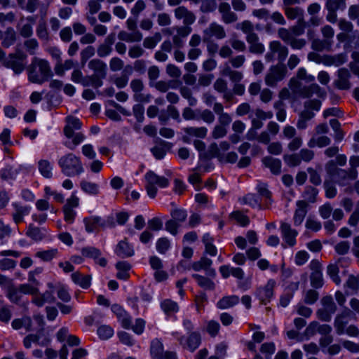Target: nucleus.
<instances>
[{"label": "nucleus", "mask_w": 359, "mask_h": 359, "mask_svg": "<svg viewBox=\"0 0 359 359\" xmlns=\"http://www.w3.org/2000/svg\"><path fill=\"white\" fill-rule=\"evenodd\" d=\"M314 80L315 77L313 75L309 74L305 68L301 67L298 69L296 76L290 79L288 86L292 93L299 97L309 98L313 94L319 97H324L326 94L325 91L317 83H313L309 86H304L302 83V81L311 83Z\"/></svg>", "instance_id": "f257e3e1"}, {"label": "nucleus", "mask_w": 359, "mask_h": 359, "mask_svg": "<svg viewBox=\"0 0 359 359\" xmlns=\"http://www.w3.org/2000/svg\"><path fill=\"white\" fill-rule=\"evenodd\" d=\"M27 71L28 80L33 83L42 84L53 76L48 62L37 57L33 58Z\"/></svg>", "instance_id": "f03ea898"}, {"label": "nucleus", "mask_w": 359, "mask_h": 359, "mask_svg": "<svg viewBox=\"0 0 359 359\" xmlns=\"http://www.w3.org/2000/svg\"><path fill=\"white\" fill-rule=\"evenodd\" d=\"M58 165L62 172L67 177L79 175L84 170L80 158L73 153H69L61 156L58 161Z\"/></svg>", "instance_id": "7ed1b4c3"}, {"label": "nucleus", "mask_w": 359, "mask_h": 359, "mask_svg": "<svg viewBox=\"0 0 359 359\" xmlns=\"http://www.w3.org/2000/svg\"><path fill=\"white\" fill-rule=\"evenodd\" d=\"M287 74V67L283 62L272 65L264 76V82L269 87H276L279 81L283 80Z\"/></svg>", "instance_id": "20e7f679"}, {"label": "nucleus", "mask_w": 359, "mask_h": 359, "mask_svg": "<svg viewBox=\"0 0 359 359\" xmlns=\"http://www.w3.org/2000/svg\"><path fill=\"white\" fill-rule=\"evenodd\" d=\"M145 180L147 184L145 186L147 193L151 198H154L157 194V188L156 185H158L161 188H165L168 186L169 181L165 177L157 175L153 171H149L145 175Z\"/></svg>", "instance_id": "39448f33"}, {"label": "nucleus", "mask_w": 359, "mask_h": 359, "mask_svg": "<svg viewBox=\"0 0 359 359\" xmlns=\"http://www.w3.org/2000/svg\"><path fill=\"white\" fill-rule=\"evenodd\" d=\"M26 55L22 51L17 50L15 53H11L4 60L3 65L11 69L15 74H20L25 69L24 60Z\"/></svg>", "instance_id": "423d86ee"}, {"label": "nucleus", "mask_w": 359, "mask_h": 359, "mask_svg": "<svg viewBox=\"0 0 359 359\" xmlns=\"http://www.w3.org/2000/svg\"><path fill=\"white\" fill-rule=\"evenodd\" d=\"M278 36L285 43L290 46L292 49L302 50L306 44L304 39H298L292 35L291 32L284 27L278 29Z\"/></svg>", "instance_id": "0eeeda50"}, {"label": "nucleus", "mask_w": 359, "mask_h": 359, "mask_svg": "<svg viewBox=\"0 0 359 359\" xmlns=\"http://www.w3.org/2000/svg\"><path fill=\"white\" fill-rule=\"evenodd\" d=\"M226 33L224 27L217 23L211 22L209 26L203 30V41L204 42H209L212 37L218 40L226 38Z\"/></svg>", "instance_id": "6e6552de"}, {"label": "nucleus", "mask_w": 359, "mask_h": 359, "mask_svg": "<svg viewBox=\"0 0 359 359\" xmlns=\"http://www.w3.org/2000/svg\"><path fill=\"white\" fill-rule=\"evenodd\" d=\"M175 18L178 20H182L183 25H191L196 21V17L194 12L189 10L184 6H180L174 10Z\"/></svg>", "instance_id": "1a4fd4ad"}, {"label": "nucleus", "mask_w": 359, "mask_h": 359, "mask_svg": "<svg viewBox=\"0 0 359 359\" xmlns=\"http://www.w3.org/2000/svg\"><path fill=\"white\" fill-rule=\"evenodd\" d=\"M280 229L285 243L290 247L294 246L298 231L292 229L291 225L287 222H282Z\"/></svg>", "instance_id": "9d476101"}, {"label": "nucleus", "mask_w": 359, "mask_h": 359, "mask_svg": "<svg viewBox=\"0 0 359 359\" xmlns=\"http://www.w3.org/2000/svg\"><path fill=\"white\" fill-rule=\"evenodd\" d=\"M48 4L46 6L41 5L40 0H27L19 7L30 13H34L40 8V15L41 18H44L47 13Z\"/></svg>", "instance_id": "9b49d317"}, {"label": "nucleus", "mask_w": 359, "mask_h": 359, "mask_svg": "<svg viewBox=\"0 0 359 359\" xmlns=\"http://www.w3.org/2000/svg\"><path fill=\"white\" fill-rule=\"evenodd\" d=\"M212 263L211 259L205 257H203L199 261L194 262L191 267L196 271L203 269L206 271V275L208 276L214 278L216 276V271L211 267Z\"/></svg>", "instance_id": "f8f14e48"}, {"label": "nucleus", "mask_w": 359, "mask_h": 359, "mask_svg": "<svg viewBox=\"0 0 359 359\" xmlns=\"http://www.w3.org/2000/svg\"><path fill=\"white\" fill-rule=\"evenodd\" d=\"M269 49L271 52L277 54L278 62H283L288 55V48L282 44L279 41H272L269 43Z\"/></svg>", "instance_id": "ddd939ff"}, {"label": "nucleus", "mask_w": 359, "mask_h": 359, "mask_svg": "<svg viewBox=\"0 0 359 359\" xmlns=\"http://www.w3.org/2000/svg\"><path fill=\"white\" fill-rule=\"evenodd\" d=\"M88 67L92 69L95 74L92 78H105L107 75V65L100 59H93L88 62Z\"/></svg>", "instance_id": "4468645a"}, {"label": "nucleus", "mask_w": 359, "mask_h": 359, "mask_svg": "<svg viewBox=\"0 0 359 359\" xmlns=\"http://www.w3.org/2000/svg\"><path fill=\"white\" fill-rule=\"evenodd\" d=\"M275 285L276 282L273 280H269L264 287L257 290V296L263 304H266L273 297Z\"/></svg>", "instance_id": "2eb2a0df"}, {"label": "nucleus", "mask_w": 359, "mask_h": 359, "mask_svg": "<svg viewBox=\"0 0 359 359\" xmlns=\"http://www.w3.org/2000/svg\"><path fill=\"white\" fill-rule=\"evenodd\" d=\"M351 74L346 68H341L338 70V79L335 81L334 83L339 89L348 90L351 88V83L349 78Z\"/></svg>", "instance_id": "dca6fc26"}, {"label": "nucleus", "mask_w": 359, "mask_h": 359, "mask_svg": "<svg viewBox=\"0 0 359 359\" xmlns=\"http://www.w3.org/2000/svg\"><path fill=\"white\" fill-rule=\"evenodd\" d=\"M246 41L249 44L248 50L250 53L262 55L265 50L264 45L259 41L258 34L250 38L245 37Z\"/></svg>", "instance_id": "f3484780"}, {"label": "nucleus", "mask_w": 359, "mask_h": 359, "mask_svg": "<svg viewBox=\"0 0 359 359\" xmlns=\"http://www.w3.org/2000/svg\"><path fill=\"white\" fill-rule=\"evenodd\" d=\"M308 203L305 201H299L297 203V209L294 212L293 222L295 226H299L304 221L307 213Z\"/></svg>", "instance_id": "a211bd4d"}, {"label": "nucleus", "mask_w": 359, "mask_h": 359, "mask_svg": "<svg viewBox=\"0 0 359 359\" xmlns=\"http://www.w3.org/2000/svg\"><path fill=\"white\" fill-rule=\"evenodd\" d=\"M67 125L64 128V134L67 138L73 137L74 130H79L81 123L79 118L74 116H67L66 118Z\"/></svg>", "instance_id": "6ab92c4d"}, {"label": "nucleus", "mask_w": 359, "mask_h": 359, "mask_svg": "<svg viewBox=\"0 0 359 359\" xmlns=\"http://www.w3.org/2000/svg\"><path fill=\"white\" fill-rule=\"evenodd\" d=\"M43 327L37 332L36 334H30L26 336L23 340V344L25 348H29L32 343L38 344L41 346H46L49 343L48 339H44L41 342L39 341L41 333L43 332Z\"/></svg>", "instance_id": "aec40b11"}, {"label": "nucleus", "mask_w": 359, "mask_h": 359, "mask_svg": "<svg viewBox=\"0 0 359 359\" xmlns=\"http://www.w3.org/2000/svg\"><path fill=\"white\" fill-rule=\"evenodd\" d=\"M262 163L265 167L270 169L273 174L279 175L281 172L280 160L271 156H266L262 158Z\"/></svg>", "instance_id": "412c9836"}, {"label": "nucleus", "mask_w": 359, "mask_h": 359, "mask_svg": "<svg viewBox=\"0 0 359 359\" xmlns=\"http://www.w3.org/2000/svg\"><path fill=\"white\" fill-rule=\"evenodd\" d=\"M118 38L121 41H126V42H140L142 41L143 36L142 34L140 31H136L133 33H128L126 31H120L118 34Z\"/></svg>", "instance_id": "4be33fe9"}, {"label": "nucleus", "mask_w": 359, "mask_h": 359, "mask_svg": "<svg viewBox=\"0 0 359 359\" xmlns=\"http://www.w3.org/2000/svg\"><path fill=\"white\" fill-rule=\"evenodd\" d=\"M239 302V297L236 295L223 297L217 303V306L219 309H227Z\"/></svg>", "instance_id": "5701e85b"}, {"label": "nucleus", "mask_w": 359, "mask_h": 359, "mask_svg": "<svg viewBox=\"0 0 359 359\" xmlns=\"http://www.w3.org/2000/svg\"><path fill=\"white\" fill-rule=\"evenodd\" d=\"M286 17L290 20L304 19V11L299 7H291L292 5H283Z\"/></svg>", "instance_id": "b1692460"}, {"label": "nucleus", "mask_w": 359, "mask_h": 359, "mask_svg": "<svg viewBox=\"0 0 359 359\" xmlns=\"http://www.w3.org/2000/svg\"><path fill=\"white\" fill-rule=\"evenodd\" d=\"M116 253L118 256L124 258L133 256L134 251L126 241H121L117 245Z\"/></svg>", "instance_id": "393cba45"}, {"label": "nucleus", "mask_w": 359, "mask_h": 359, "mask_svg": "<svg viewBox=\"0 0 359 359\" xmlns=\"http://www.w3.org/2000/svg\"><path fill=\"white\" fill-rule=\"evenodd\" d=\"M46 232V229H40L30 224L28 227L26 235L35 241H40L45 237Z\"/></svg>", "instance_id": "a878e982"}, {"label": "nucleus", "mask_w": 359, "mask_h": 359, "mask_svg": "<svg viewBox=\"0 0 359 359\" xmlns=\"http://www.w3.org/2000/svg\"><path fill=\"white\" fill-rule=\"evenodd\" d=\"M6 297L11 302L18 304L22 298V292L20 287L17 288L13 283H11L7 287Z\"/></svg>", "instance_id": "bb28decb"}, {"label": "nucleus", "mask_w": 359, "mask_h": 359, "mask_svg": "<svg viewBox=\"0 0 359 359\" xmlns=\"http://www.w3.org/2000/svg\"><path fill=\"white\" fill-rule=\"evenodd\" d=\"M15 212L13 213V219L15 223L18 224L23 220V217L28 214L29 208L27 206H22L18 203L13 205Z\"/></svg>", "instance_id": "cd10ccee"}, {"label": "nucleus", "mask_w": 359, "mask_h": 359, "mask_svg": "<svg viewBox=\"0 0 359 359\" xmlns=\"http://www.w3.org/2000/svg\"><path fill=\"white\" fill-rule=\"evenodd\" d=\"M72 280L82 288H88L90 285V276H84L79 272H75L72 274Z\"/></svg>", "instance_id": "c85d7f7f"}, {"label": "nucleus", "mask_w": 359, "mask_h": 359, "mask_svg": "<svg viewBox=\"0 0 359 359\" xmlns=\"http://www.w3.org/2000/svg\"><path fill=\"white\" fill-rule=\"evenodd\" d=\"M223 76H229V79L233 83H240L243 78L241 72L232 69L230 67L226 66L222 72Z\"/></svg>", "instance_id": "c756f323"}, {"label": "nucleus", "mask_w": 359, "mask_h": 359, "mask_svg": "<svg viewBox=\"0 0 359 359\" xmlns=\"http://www.w3.org/2000/svg\"><path fill=\"white\" fill-rule=\"evenodd\" d=\"M192 277L196 280L198 285L205 289L208 290H213L215 288V283L208 277H205L201 276L199 274H193Z\"/></svg>", "instance_id": "7c9ffc66"}, {"label": "nucleus", "mask_w": 359, "mask_h": 359, "mask_svg": "<svg viewBox=\"0 0 359 359\" xmlns=\"http://www.w3.org/2000/svg\"><path fill=\"white\" fill-rule=\"evenodd\" d=\"M337 39L339 42H347L352 43L359 41V32L357 30H352L346 34H338Z\"/></svg>", "instance_id": "2f4dec72"}, {"label": "nucleus", "mask_w": 359, "mask_h": 359, "mask_svg": "<svg viewBox=\"0 0 359 359\" xmlns=\"http://www.w3.org/2000/svg\"><path fill=\"white\" fill-rule=\"evenodd\" d=\"M331 140L327 136L322 135L318 137H313L310 139L308 142V146L310 148H313L316 146L319 147H323L330 145Z\"/></svg>", "instance_id": "473e14b6"}, {"label": "nucleus", "mask_w": 359, "mask_h": 359, "mask_svg": "<svg viewBox=\"0 0 359 359\" xmlns=\"http://www.w3.org/2000/svg\"><path fill=\"white\" fill-rule=\"evenodd\" d=\"M184 130L188 135L198 138L205 137L208 133V129L205 127H187Z\"/></svg>", "instance_id": "72a5a7b5"}, {"label": "nucleus", "mask_w": 359, "mask_h": 359, "mask_svg": "<svg viewBox=\"0 0 359 359\" xmlns=\"http://www.w3.org/2000/svg\"><path fill=\"white\" fill-rule=\"evenodd\" d=\"M39 172L46 178H50L53 176L52 166L48 160L41 159L38 162Z\"/></svg>", "instance_id": "f704fd0d"}, {"label": "nucleus", "mask_w": 359, "mask_h": 359, "mask_svg": "<svg viewBox=\"0 0 359 359\" xmlns=\"http://www.w3.org/2000/svg\"><path fill=\"white\" fill-rule=\"evenodd\" d=\"M332 43L325 39H316L312 41L311 48L316 51L330 50L332 48Z\"/></svg>", "instance_id": "c9c22d12"}, {"label": "nucleus", "mask_w": 359, "mask_h": 359, "mask_svg": "<svg viewBox=\"0 0 359 359\" xmlns=\"http://www.w3.org/2000/svg\"><path fill=\"white\" fill-rule=\"evenodd\" d=\"M333 177L339 184L341 185H344V182L347 180H353L356 179L353 175H351L348 169L344 170L342 168H339Z\"/></svg>", "instance_id": "e433bc0d"}, {"label": "nucleus", "mask_w": 359, "mask_h": 359, "mask_svg": "<svg viewBox=\"0 0 359 359\" xmlns=\"http://www.w3.org/2000/svg\"><path fill=\"white\" fill-rule=\"evenodd\" d=\"M273 107L276 110V118L280 122L286 120L287 113L285 109V104L283 100H278L274 102Z\"/></svg>", "instance_id": "4c0bfd02"}, {"label": "nucleus", "mask_w": 359, "mask_h": 359, "mask_svg": "<svg viewBox=\"0 0 359 359\" xmlns=\"http://www.w3.org/2000/svg\"><path fill=\"white\" fill-rule=\"evenodd\" d=\"M237 29H240L243 33L246 34V37H252L257 34L254 32V25L250 20H244L237 24Z\"/></svg>", "instance_id": "58836bf2"}, {"label": "nucleus", "mask_w": 359, "mask_h": 359, "mask_svg": "<svg viewBox=\"0 0 359 359\" xmlns=\"http://www.w3.org/2000/svg\"><path fill=\"white\" fill-rule=\"evenodd\" d=\"M229 43L233 49L238 52H244L246 50L245 42L238 39L237 34L233 33L229 39Z\"/></svg>", "instance_id": "ea45409f"}, {"label": "nucleus", "mask_w": 359, "mask_h": 359, "mask_svg": "<svg viewBox=\"0 0 359 359\" xmlns=\"http://www.w3.org/2000/svg\"><path fill=\"white\" fill-rule=\"evenodd\" d=\"M81 189L86 193L91 195L99 194V186L96 183L82 180L80 183Z\"/></svg>", "instance_id": "a19ab883"}, {"label": "nucleus", "mask_w": 359, "mask_h": 359, "mask_svg": "<svg viewBox=\"0 0 359 359\" xmlns=\"http://www.w3.org/2000/svg\"><path fill=\"white\" fill-rule=\"evenodd\" d=\"M217 8L216 0H202L201 1L200 11L203 13L214 12Z\"/></svg>", "instance_id": "79ce46f5"}, {"label": "nucleus", "mask_w": 359, "mask_h": 359, "mask_svg": "<svg viewBox=\"0 0 359 359\" xmlns=\"http://www.w3.org/2000/svg\"><path fill=\"white\" fill-rule=\"evenodd\" d=\"M283 161L290 168L299 166L302 163L298 153L283 155Z\"/></svg>", "instance_id": "37998d69"}, {"label": "nucleus", "mask_w": 359, "mask_h": 359, "mask_svg": "<svg viewBox=\"0 0 359 359\" xmlns=\"http://www.w3.org/2000/svg\"><path fill=\"white\" fill-rule=\"evenodd\" d=\"M203 242L205 244V252L211 256H215L217 255V249L213 245V238L209 233H205L203 236Z\"/></svg>", "instance_id": "c03bdc74"}, {"label": "nucleus", "mask_w": 359, "mask_h": 359, "mask_svg": "<svg viewBox=\"0 0 359 359\" xmlns=\"http://www.w3.org/2000/svg\"><path fill=\"white\" fill-rule=\"evenodd\" d=\"M201 344V336L198 332H192L187 339V348L194 351Z\"/></svg>", "instance_id": "a18cd8bd"}, {"label": "nucleus", "mask_w": 359, "mask_h": 359, "mask_svg": "<svg viewBox=\"0 0 359 359\" xmlns=\"http://www.w3.org/2000/svg\"><path fill=\"white\" fill-rule=\"evenodd\" d=\"M16 39V34L12 27L7 28L5 32V36L2 41V46L8 48L14 43Z\"/></svg>", "instance_id": "49530a36"}, {"label": "nucleus", "mask_w": 359, "mask_h": 359, "mask_svg": "<svg viewBox=\"0 0 359 359\" xmlns=\"http://www.w3.org/2000/svg\"><path fill=\"white\" fill-rule=\"evenodd\" d=\"M161 40V33L156 32L153 36H148L144 39L143 46L146 48L153 49Z\"/></svg>", "instance_id": "de8ad7c7"}, {"label": "nucleus", "mask_w": 359, "mask_h": 359, "mask_svg": "<svg viewBox=\"0 0 359 359\" xmlns=\"http://www.w3.org/2000/svg\"><path fill=\"white\" fill-rule=\"evenodd\" d=\"M327 271L332 280L337 285L341 283V278L339 276V269L337 263L329 264L327 268Z\"/></svg>", "instance_id": "09e8293b"}, {"label": "nucleus", "mask_w": 359, "mask_h": 359, "mask_svg": "<svg viewBox=\"0 0 359 359\" xmlns=\"http://www.w3.org/2000/svg\"><path fill=\"white\" fill-rule=\"evenodd\" d=\"M100 220L101 219L99 217L85 218L83 222L85 223L86 231L91 233L95 230L97 225L100 224V226H103V224H100Z\"/></svg>", "instance_id": "8fccbe9b"}, {"label": "nucleus", "mask_w": 359, "mask_h": 359, "mask_svg": "<svg viewBox=\"0 0 359 359\" xmlns=\"http://www.w3.org/2000/svg\"><path fill=\"white\" fill-rule=\"evenodd\" d=\"M348 320L337 316L334 321V327L337 334L341 335L345 333L346 326L348 325Z\"/></svg>", "instance_id": "3c124183"}, {"label": "nucleus", "mask_w": 359, "mask_h": 359, "mask_svg": "<svg viewBox=\"0 0 359 359\" xmlns=\"http://www.w3.org/2000/svg\"><path fill=\"white\" fill-rule=\"evenodd\" d=\"M151 353L154 358L161 359L163 356V347L158 341H154L151 346Z\"/></svg>", "instance_id": "603ef678"}, {"label": "nucleus", "mask_w": 359, "mask_h": 359, "mask_svg": "<svg viewBox=\"0 0 359 359\" xmlns=\"http://www.w3.org/2000/svg\"><path fill=\"white\" fill-rule=\"evenodd\" d=\"M180 93L181 95L187 100L190 106L196 105L197 100L193 97L191 90L187 86H183L180 88Z\"/></svg>", "instance_id": "864d4df0"}, {"label": "nucleus", "mask_w": 359, "mask_h": 359, "mask_svg": "<svg viewBox=\"0 0 359 359\" xmlns=\"http://www.w3.org/2000/svg\"><path fill=\"white\" fill-rule=\"evenodd\" d=\"M318 191L317 189L311 187L307 186L305 188V190L303 194V197L305 198V201H308L310 203H314L316 201V196L318 195Z\"/></svg>", "instance_id": "5fc2aeb1"}, {"label": "nucleus", "mask_w": 359, "mask_h": 359, "mask_svg": "<svg viewBox=\"0 0 359 359\" xmlns=\"http://www.w3.org/2000/svg\"><path fill=\"white\" fill-rule=\"evenodd\" d=\"M321 304L324 309H327L330 313H334L337 311V306L334 302L332 296H325L321 299Z\"/></svg>", "instance_id": "6e6d98bb"}, {"label": "nucleus", "mask_w": 359, "mask_h": 359, "mask_svg": "<svg viewBox=\"0 0 359 359\" xmlns=\"http://www.w3.org/2000/svg\"><path fill=\"white\" fill-rule=\"evenodd\" d=\"M36 34L41 39L44 41L49 40V34L47 29L46 23L44 20L39 21L36 28Z\"/></svg>", "instance_id": "4d7b16f0"}, {"label": "nucleus", "mask_w": 359, "mask_h": 359, "mask_svg": "<svg viewBox=\"0 0 359 359\" xmlns=\"http://www.w3.org/2000/svg\"><path fill=\"white\" fill-rule=\"evenodd\" d=\"M325 6L328 11H337L345 8L346 0H327Z\"/></svg>", "instance_id": "13d9d810"}, {"label": "nucleus", "mask_w": 359, "mask_h": 359, "mask_svg": "<svg viewBox=\"0 0 359 359\" xmlns=\"http://www.w3.org/2000/svg\"><path fill=\"white\" fill-rule=\"evenodd\" d=\"M18 171L16 168L7 166L1 171V177L4 180H13L16 177Z\"/></svg>", "instance_id": "bf43d9fd"}, {"label": "nucleus", "mask_w": 359, "mask_h": 359, "mask_svg": "<svg viewBox=\"0 0 359 359\" xmlns=\"http://www.w3.org/2000/svg\"><path fill=\"white\" fill-rule=\"evenodd\" d=\"M81 255L85 257L97 259L100 257L101 252L94 247H86L81 249Z\"/></svg>", "instance_id": "052dcab7"}, {"label": "nucleus", "mask_w": 359, "mask_h": 359, "mask_svg": "<svg viewBox=\"0 0 359 359\" xmlns=\"http://www.w3.org/2000/svg\"><path fill=\"white\" fill-rule=\"evenodd\" d=\"M311 285L316 288L322 287L323 284V275L320 270H316L311 274Z\"/></svg>", "instance_id": "680f3d73"}, {"label": "nucleus", "mask_w": 359, "mask_h": 359, "mask_svg": "<svg viewBox=\"0 0 359 359\" xmlns=\"http://www.w3.org/2000/svg\"><path fill=\"white\" fill-rule=\"evenodd\" d=\"M56 249H51L44 251H39L36 253V257L40 258L44 262L50 261L57 255Z\"/></svg>", "instance_id": "e2e57ef3"}, {"label": "nucleus", "mask_w": 359, "mask_h": 359, "mask_svg": "<svg viewBox=\"0 0 359 359\" xmlns=\"http://www.w3.org/2000/svg\"><path fill=\"white\" fill-rule=\"evenodd\" d=\"M97 334L100 339L106 340L112 337L114 330L109 326L102 325L97 329Z\"/></svg>", "instance_id": "0e129e2a"}, {"label": "nucleus", "mask_w": 359, "mask_h": 359, "mask_svg": "<svg viewBox=\"0 0 359 359\" xmlns=\"http://www.w3.org/2000/svg\"><path fill=\"white\" fill-rule=\"evenodd\" d=\"M226 134V127L218 123L215 125L212 129V137L214 139H219L225 137Z\"/></svg>", "instance_id": "69168bd1"}, {"label": "nucleus", "mask_w": 359, "mask_h": 359, "mask_svg": "<svg viewBox=\"0 0 359 359\" xmlns=\"http://www.w3.org/2000/svg\"><path fill=\"white\" fill-rule=\"evenodd\" d=\"M294 36L302 35L304 33L305 22L304 19H299L297 25L291 27L288 29Z\"/></svg>", "instance_id": "338daca9"}, {"label": "nucleus", "mask_w": 359, "mask_h": 359, "mask_svg": "<svg viewBox=\"0 0 359 359\" xmlns=\"http://www.w3.org/2000/svg\"><path fill=\"white\" fill-rule=\"evenodd\" d=\"M350 168H348L351 175H353L355 178L358 177L357 168L359 167V156H352L349 159Z\"/></svg>", "instance_id": "774afa93"}]
</instances>
